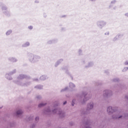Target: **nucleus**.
Instances as JSON below:
<instances>
[{
	"mask_svg": "<svg viewBox=\"0 0 128 128\" xmlns=\"http://www.w3.org/2000/svg\"><path fill=\"white\" fill-rule=\"evenodd\" d=\"M30 60L31 62H34L36 61H37L38 59H40V57L38 56H35L34 57L33 55H32L31 56L29 57Z\"/></svg>",
	"mask_w": 128,
	"mask_h": 128,
	"instance_id": "nucleus-1",
	"label": "nucleus"
},
{
	"mask_svg": "<svg viewBox=\"0 0 128 128\" xmlns=\"http://www.w3.org/2000/svg\"><path fill=\"white\" fill-rule=\"evenodd\" d=\"M107 112L109 114H112L114 112V110L112 109V106H109L107 108Z\"/></svg>",
	"mask_w": 128,
	"mask_h": 128,
	"instance_id": "nucleus-2",
	"label": "nucleus"
},
{
	"mask_svg": "<svg viewBox=\"0 0 128 128\" xmlns=\"http://www.w3.org/2000/svg\"><path fill=\"white\" fill-rule=\"evenodd\" d=\"M53 114H56L58 112V114H60V116L61 115L62 112L60 111V108H56L52 110Z\"/></svg>",
	"mask_w": 128,
	"mask_h": 128,
	"instance_id": "nucleus-3",
	"label": "nucleus"
},
{
	"mask_svg": "<svg viewBox=\"0 0 128 128\" xmlns=\"http://www.w3.org/2000/svg\"><path fill=\"white\" fill-rule=\"evenodd\" d=\"M94 108V104L91 102L90 104H88V110L92 109Z\"/></svg>",
	"mask_w": 128,
	"mask_h": 128,
	"instance_id": "nucleus-4",
	"label": "nucleus"
},
{
	"mask_svg": "<svg viewBox=\"0 0 128 128\" xmlns=\"http://www.w3.org/2000/svg\"><path fill=\"white\" fill-rule=\"evenodd\" d=\"M104 96H108L110 95V91H108V90H106L104 92Z\"/></svg>",
	"mask_w": 128,
	"mask_h": 128,
	"instance_id": "nucleus-5",
	"label": "nucleus"
},
{
	"mask_svg": "<svg viewBox=\"0 0 128 128\" xmlns=\"http://www.w3.org/2000/svg\"><path fill=\"white\" fill-rule=\"evenodd\" d=\"M22 110H18L16 112V116H18V115H20L22 114Z\"/></svg>",
	"mask_w": 128,
	"mask_h": 128,
	"instance_id": "nucleus-6",
	"label": "nucleus"
},
{
	"mask_svg": "<svg viewBox=\"0 0 128 128\" xmlns=\"http://www.w3.org/2000/svg\"><path fill=\"white\" fill-rule=\"evenodd\" d=\"M46 79L45 76H42L40 78L41 80H44Z\"/></svg>",
	"mask_w": 128,
	"mask_h": 128,
	"instance_id": "nucleus-7",
	"label": "nucleus"
},
{
	"mask_svg": "<svg viewBox=\"0 0 128 128\" xmlns=\"http://www.w3.org/2000/svg\"><path fill=\"white\" fill-rule=\"evenodd\" d=\"M70 88H75V85H74V84L70 82Z\"/></svg>",
	"mask_w": 128,
	"mask_h": 128,
	"instance_id": "nucleus-8",
	"label": "nucleus"
},
{
	"mask_svg": "<svg viewBox=\"0 0 128 128\" xmlns=\"http://www.w3.org/2000/svg\"><path fill=\"white\" fill-rule=\"evenodd\" d=\"M29 45H30V43L27 42L23 45V47H27V46H29Z\"/></svg>",
	"mask_w": 128,
	"mask_h": 128,
	"instance_id": "nucleus-9",
	"label": "nucleus"
},
{
	"mask_svg": "<svg viewBox=\"0 0 128 128\" xmlns=\"http://www.w3.org/2000/svg\"><path fill=\"white\" fill-rule=\"evenodd\" d=\"M25 78L24 75H20L18 77V78L20 80H22Z\"/></svg>",
	"mask_w": 128,
	"mask_h": 128,
	"instance_id": "nucleus-10",
	"label": "nucleus"
},
{
	"mask_svg": "<svg viewBox=\"0 0 128 128\" xmlns=\"http://www.w3.org/2000/svg\"><path fill=\"white\" fill-rule=\"evenodd\" d=\"M45 105H46V104L42 103V104H38V107L39 108H42V107L44 106Z\"/></svg>",
	"mask_w": 128,
	"mask_h": 128,
	"instance_id": "nucleus-11",
	"label": "nucleus"
},
{
	"mask_svg": "<svg viewBox=\"0 0 128 128\" xmlns=\"http://www.w3.org/2000/svg\"><path fill=\"white\" fill-rule=\"evenodd\" d=\"M12 32V30H10L8 31V32H6V34L7 36H8V35L10 34H11Z\"/></svg>",
	"mask_w": 128,
	"mask_h": 128,
	"instance_id": "nucleus-12",
	"label": "nucleus"
},
{
	"mask_svg": "<svg viewBox=\"0 0 128 128\" xmlns=\"http://www.w3.org/2000/svg\"><path fill=\"white\" fill-rule=\"evenodd\" d=\"M10 60L12 62H16V59L14 58H10Z\"/></svg>",
	"mask_w": 128,
	"mask_h": 128,
	"instance_id": "nucleus-13",
	"label": "nucleus"
},
{
	"mask_svg": "<svg viewBox=\"0 0 128 128\" xmlns=\"http://www.w3.org/2000/svg\"><path fill=\"white\" fill-rule=\"evenodd\" d=\"M82 95L84 96V100H88L90 98H88L87 99H86V94L83 93V94H82Z\"/></svg>",
	"mask_w": 128,
	"mask_h": 128,
	"instance_id": "nucleus-14",
	"label": "nucleus"
},
{
	"mask_svg": "<svg viewBox=\"0 0 128 128\" xmlns=\"http://www.w3.org/2000/svg\"><path fill=\"white\" fill-rule=\"evenodd\" d=\"M91 128L89 126V125L88 124V123L86 122L85 124V128Z\"/></svg>",
	"mask_w": 128,
	"mask_h": 128,
	"instance_id": "nucleus-15",
	"label": "nucleus"
},
{
	"mask_svg": "<svg viewBox=\"0 0 128 128\" xmlns=\"http://www.w3.org/2000/svg\"><path fill=\"white\" fill-rule=\"evenodd\" d=\"M36 88H38V89H41L42 88V86H36Z\"/></svg>",
	"mask_w": 128,
	"mask_h": 128,
	"instance_id": "nucleus-16",
	"label": "nucleus"
},
{
	"mask_svg": "<svg viewBox=\"0 0 128 128\" xmlns=\"http://www.w3.org/2000/svg\"><path fill=\"white\" fill-rule=\"evenodd\" d=\"M100 26H104V22H100Z\"/></svg>",
	"mask_w": 128,
	"mask_h": 128,
	"instance_id": "nucleus-17",
	"label": "nucleus"
},
{
	"mask_svg": "<svg viewBox=\"0 0 128 128\" xmlns=\"http://www.w3.org/2000/svg\"><path fill=\"white\" fill-rule=\"evenodd\" d=\"M68 89V88L66 87V88L62 90H61V92H64V90H67Z\"/></svg>",
	"mask_w": 128,
	"mask_h": 128,
	"instance_id": "nucleus-18",
	"label": "nucleus"
},
{
	"mask_svg": "<svg viewBox=\"0 0 128 128\" xmlns=\"http://www.w3.org/2000/svg\"><path fill=\"white\" fill-rule=\"evenodd\" d=\"M128 70V68H124L122 70L123 72H126Z\"/></svg>",
	"mask_w": 128,
	"mask_h": 128,
	"instance_id": "nucleus-19",
	"label": "nucleus"
},
{
	"mask_svg": "<svg viewBox=\"0 0 128 128\" xmlns=\"http://www.w3.org/2000/svg\"><path fill=\"white\" fill-rule=\"evenodd\" d=\"M8 74H6V77H7V79L8 80H12V78H8Z\"/></svg>",
	"mask_w": 128,
	"mask_h": 128,
	"instance_id": "nucleus-20",
	"label": "nucleus"
},
{
	"mask_svg": "<svg viewBox=\"0 0 128 128\" xmlns=\"http://www.w3.org/2000/svg\"><path fill=\"white\" fill-rule=\"evenodd\" d=\"M75 102V100H72V106H74V102Z\"/></svg>",
	"mask_w": 128,
	"mask_h": 128,
	"instance_id": "nucleus-21",
	"label": "nucleus"
},
{
	"mask_svg": "<svg viewBox=\"0 0 128 128\" xmlns=\"http://www.w3.org/2000/svg\"><path fill=\"white\" fill-rule=\"evenodd\" d=\"M39 120V118L38 117H36V120L37 122Z\"/></svg>",
	"mask_w": 128,
	"mask_h": 128,
	"instance_id": "nucleus-22",
	"label": "nucleus"
},
{
	"mask_svg": "<svg viewBox=\"0 0 128 128\" xmlns=\"http://www.w3.org/2000/svg\"><path fill=\"white\" fill-rule=\"evenodd\" d=\"M114 82H118V78H116V79H114Z\"/></svg>",
	"mask_w": 128,
	"mask_h": 128,
	"instance_id": "nucleus-23",
	"label": "nucleus"
},
{
	"mask_svg": "<svg viewBox=\"0 0 128 128\" xmlns=\"http://www.w3.org/2000/svg\"><path fill=\"white\" fill-rule=\"evenodd\" d=\"M28 28L30 30H32V26H28Z\"/></svg>",
	"mask_w": 128,
	"mask_h": 128,
	"instance_id": "nucleus-24",
	"label": "nucleus"
},
{
	"mask_svg": "<svg viewBox=\"0 0 128 128\" xmlns=\"http://www.w3.org/2000/svg\"><path fill=\"white\" fill-rule=\"evenodd\" d=\"M14 73H16V70H14V72H12V73H10V74H12Z\"/></svg>",
	"mask_w": 128,
	"mask_h": 128,
	"instance_id": "nucleus-25",
	"label": "nucleus"
},
{
	"mask_svg": "<svg viewBox=\"0 0 128 128\" xmlns=\"http://www.w3.org/2000/svg\"><path fill=\"white\" fill-rule=\"evenodd\" d=\"M125 65H126V66L128 65V61H126V62H125Z\"/></svg>",
	"mask_w": 128,
	"mask_h": 128,
	"instance_id": "nucleus-26",
	"label": "nucleus"
},
{
	"mask_svg": "<svg viewBox=\"0 0 128 128\" xmlns=\"http://www.w3.org/2000/svg\"><path fill=\"white\" fill-rule=\"evenodd\" d=\"M66 104V102H64V105Z\"/></svg>",
	"mask_w": 128,
	"mask_h": 128,
	"instance_id": "nucleus-27",
	"label": "nucleus"
},
{
	"mask_svg": "<svg viewBox=\"0 0 128 128\" xmlns=\"http://www.w3.org/2000/svg\"><path fill=\"white\" fill-rule=\"evenodd\" d=\"M125 16H128V13L126 14Z\"/></svg>",
	"mask_w": 128,
	"mask_h": 128,
	"instance_id": "nucleus-28",
	"label": "nucleus"
},
{
	"mask_svg": "<svg viewBox=\"0 0 128 128\" xmlns=\"http://www.w3.org/2000/svg\"><path fill=\"white\" fill-rule=\"evenodd\" d=\"M122 117V116H121L118 117V118H121Z\"/></svg>",
	"mask_w": 128,
	"mask_h": 128,
	"instance_id": "nucleus-29",
	"label": "nucleus"
},
{
	"mask_svg": "<svg viewBox=\"0 0 128 128\" xmlns=\"http://www.w3.org/2000/svg\"><path fill=\"white\" fill-rule=\"evenodd\" d=\"M116 2L115 0H114V2H112V4H113V2Z\"/></svg>",
	"mask_w": 128,
	"mask_h": 128,
	"instance_id": "nucleus-30",
	"label": "nucleus"
},
{
	"mask_svg": "<svg viewBox=\"0 0 128 128\" xmlns=\"http://www.w3.org/2000/svg\"><path fill=\"white\" fill-rule=\"evenodd\" d=\"M34 80L36 81V80H38V79H35Z\"/></svg>",
	"mask_w": 128,
	"mask_h": 128,
	"instance_id": "nucleus-31",
	"label": "nucleus"
},
{
	"mask_svg": "<svg viewBox=\"0 0 128 128\" xmlns=\"http://www.w3.org/2000/svg\"><path fill=\"white\" fill-rule=\"evenodd\" d=\"M107 34L106 33H105V35H106Z\"/></svg>",
	"mask_w": 128,
	"mask_h": 128,
	"instance_id": "nucleus-32",
	"label": "nucleus"
},
{
	"mask_svg": "<svg viewBox=\"0 0 128 128\" xmlns=\"http://www.w3.org/2000/svg\"><path fill=\"white\" fill-rule=\"evenodd\" d=\"M109 34V33L108 32V34Z\"/></svg>",
	"mask_w": 128,
	"mask_h": 128,
	"instance_id": "nucleus-33",
	"label": "nucleus"
},
{
	"mask_svg": "<svg viewBox=\"0 0 128 128\" xmlns=\"http://www.w3.org/2000/svg\"><path fill=\"white\" fill-rule=\"evenodd\" d=\"M118 118L116 116V118Z\"/></svg>",
	"mask_w": 128,
	"mask_h": 128,
	"instance_id": "nucleus-34",
	"label": "nucleus"
},
{
	"mask_svg": "<svg viewBox=\"0 0 128 128\" xmlns=\"http://www.w3.org/2000/svg\"><path fill=\"white\" fill-rule=\"evenodd\" d=\"M2 10H4V8H2Z\"/></svg>",
	"mask_w": 128,
	"mask_h": 128,
	"instance_id": "nucleus-35",
	"label": "nucleus"
}]
</instances>
